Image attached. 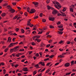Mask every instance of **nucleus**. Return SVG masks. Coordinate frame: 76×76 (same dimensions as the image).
<instances>
[{
  "mask_svg": "<svg viewBox=\"0 0 76 76\" xmlns=\"http://www.w3.org/2000/svg\"><path fill=\"white\" fill-rule=\"evenodd\" d=\"M53 3L55 4L54 6L55 7L58 9V10L60 9V8H61V5H60V4L58 2L54 1H53Z\"/></svg>",
  "mask_w": 76,
  "mask_h": 76,
  "instance_id": "nucleus-1",
  "label": "nucleus"
},
{
  "mask_svg": "<svg viewBox=\"0 0 76 76\" xmlns=\"http://www.w3.org/2000/svg\"><path fill=\"white\" fill-rule=\"evenodd\" d=\"M19 47L18 46H17L15 48H14L13 49H11L10 50V53H12L13 51H14L15 52L17 50H18V48H19Z\"/></svg>",
  "mask_w": 76,
  "mask_h": 76,
  "instance_id": "nucleus-2",
  "label": "nucleus"
},
{
  "mask_svg": "<svg viewBox=\"0 0 76 76\" xmlns=\"http://www.w3.org/2000/svg\"><path fill=\"white\" fill-rule=\"evenodd\" d=\"M51 8L52 10H53V11L52 12V14H53V15H56V14H57L58 11H57V10L53 7H51Z\"/></svg>",
  "mask_w": 76,
  "mask_h": 76,
  "instance_id": "nucleus-3",
  "label": "nucleus"
},
{
  "mask_svg": "<svg viewBox=\"0 0 76 76\" xmlns=\"http://www.w3.org/2000/svg\"><path fill=\"white\" fill-rule=\"evenodd\" d=\"M18 44V42H17L15 43H11L9 45L8 47L10 48V47H12V46H13V45H16V44Z\"/></svg>",
  "mask_w": 76,
  "mask_h": 76,
  "instance_id": "nucleus-4",
  "label": "nucleus"
},
{
  "mask_svg": "<svg viewBox=\"0 0 76 76\" xmlns=\"http://www.w3.org/2000/svg\"><path fill=\"white\" fill-rule=\"evenodd\" d=\"M75 6L74 5H72V6H70V10L71 11V12H73V7H74Z\"/></svg>",
  "mask_w": 76,
  "mask_h": 76,
  "instance_id": "nucleus-5",
  "label": "nucleus"
},
{
  "mask_svg": "<svg viewBox=\"0 0 76 76\" xmlns=\"http://www.w3.org/2000/svg\"><path fill=\"white\" fill-rule=\"evenodd\" d=\"M27 25L28 26H29L30 27H32L33 26H34V25H32L31 24V22H30V21H28L27 22Z\"/></svg>",
  "mask_w": 76,
  "mask_h": 76,
  "instance_id": "nucleus-6",
  "label": "nucleus"
},
{
  "mask_svg": "<svg viewBox=\"0 0 76 76\" xmlns=\"http://www.w3.org/2000/svg\"><path fill=\"white\" fill-rule=\"evenodd\" d=\"M33 4H34L35 7H37L38 6V3L37 2H33Z\"/></svg>",
  "mask_w": 76,
  "mask_h": 76,
  "instance_id": "nucleus-7",
  "label": "nucleus"
},
{
  "mask_svg": "<svg viewBox=\"0 0 76 76\" xmlns=\"http://www.w3.org/2000/svg\"><path fill=\"white\" fill-rule=\"evenodd\" d=\"M35 10L34 9H32L31 10L29 13H35Z\"/></svg>",
  "mask_w": 76,
  "mask_h": 76,
  "instance_id": "nucleus-8",
  "label": "nucleus"
},
{
  "mask_svg": "<svg viewBox=\"0 0 76 76\" xmlns=\"http://www.w3.org/2000/svg\"><path fill=\"white\" fill-rule=\"evenodd\" d=\"M42 69H39L38 70V72H44V70H45V68H44L42 70Z\"/></svg>",
  "mask_w": 76,
  "mask_h": 76,
  "instance_id": "nucleus-9",
  "label": "nucleus"
},
{
  "mask_svg": "<svg viewBox=\"0 0 76 76\" xmlns=\"http://www.w3.org/2000/svg\"><path fill=\"white\" fill-rule=\"evenodd\" d=\"M27 69L28 68H27V67H24L22 70L24 72H28V69Z\"/></svg>",
  "mask_w": 76,
  "mask_h": 76,
  "instance_id": "nucleus-10",
  "label": "nucleus"
},
{
  "mask_svg": "<svg viewBox=\"0 0 76 76\" xmlns=\"http://www.w3.org/2000/svg\"><path fill=\"white\" fill-rule=\"evenodd\" d=\"M39 64H41L42 66H45V63L43 62H39Z\"/></svg>",
  "mask_w": 76,
  "mask_h": 76,
  "instance_id": "nucleus-11",
  "label": "nucleus"
},
{
  "mask_svg": "<svg viewBox=\"0 0 76 76\" xmlns=\"http://www.w3.org/2000/svg\"><path fill=\"white\" fill-rule=\"evenodd\" d=\"M10 12H11V13H15V10H14V9L11 8L10 10Z\"/></svg>",
  "mask_w": 76,
  "mask_h": 76,
  "instance_id": "nucleus-12",
  "label": "nucleus"
},
{
  "mask_svg": "<svg viewBox=\"0 0 76 76\" xmlns=\"http://www.w3.org/2000/svg\"><path fill=\"white\" fill-rule=\"evenodd\" d=\"M49 19L50 20H51L52 21H54V18L49 17Z\"/></svg>",
  "mask_w": 76,
  "mask_h": 76,
  "instance_id": "nucleus-13",
  "label": "nucleus"
},
{
  "mask_svg": "<svg viewBox=\"0 0 76 76\" xmlns=\"http://www.w3.org/2000/svg\"><path fill=\"white\" fill-rule=\"evenodd\" d=\"M70 65V63H67L65 64V67H69Z\"/></svg>",
  "mask_w": 76,
  "mask_h": 76,
  "instance_id": "nucleus-14",
  "label": "nucleus"
},
{
  "mask_svg": "<svg viewBox=\"0 0 76 76\" xmlns=\"http://www.w3.org/2000/svg\"><path fill=\"white\" fill-rule=\"evenodd\" d=\"M40 31H39V33H38V34H42V32H43V29H39Z\"/></svg>",
  "mask_w": 76,
  "mask_h": 76,
  "instance_id": "nucleus-15",
  "label": "nucleus"
},
{
  "mask_svg": "<svg viewBox=\"0 0 76 76\" xmlns=\"http://www.w3.org/2000/svg\"><path fill=\"white\" fill-rule=\"evenodd\" d=\"M7 8L10 10L12 9V7L9 5H8L7 6Z\"/></svg>",
  "mask_w": 76,
  "mask_h": 76,
  "instance_id": "nucleus-16",
  "label": "nucleus"
},
{
  "mask_svg": "<svg viewBox=\"0 0 76 76\" xmlns=\"http://www.w3.org/2000/svg\"><path fill=\"white\" fill-rule=\"evenodd\" d=\"M41 38V37H40V36H35L34 37H33V38Z\"/></svg>",
  "mask_w": 76,
  "mask_h": 76,
  "instance_id": "nucleus-17",
  "label": "nucleus"
},
{
  "mask_svg": "<svg viewBox=\"0 0 76 76\" xmlns=\"http://www.w3.org/2000/svg\"><path fill=\"white\" fill-rule=\"evenodd\" d=\"M58 27L59 28H62L63 27V25L61 24L59 26H58Z\"/></svg>",
  "mask_w": 76,
  "mask_h": 76,
  "instance_id": "nucleus-18",
  "label": "nucleus"
},
{
  "mask_svg": "<svg viewBox=\"0 0 76 76\" xmlns=\"http://www.w3.org/2000/svg\"><path fill=\"white\" fill-rule=\"evenodd\" d=\"M34 67H36V69H38L39 68V65L38 64H36L35 65Z\"/></svg>",
  "mask_w": 76,
  "mask_h": 76,
  "instance_id": "nucleus-19",
  "label": "nucleus"
},
{
  "mask_svg": "<svg viewBox=\"0 0 76 76\" xmlns=\"http://www.w3.org/2000/svg\"><path fill=\"white\" fill-rule=\"evenodd\" d=\"M11 41H12V39L8 38V41H7V42H11Z\"/></svg>",
  "mask_w": 76,
  "mask_h": 76,
  "instance_id": "nucleus-20",
  "label": "nucleus"
},
{
  "mask_svg": "<svg viewBox=\"0 0 76 76\" xmlns=\"http://www.w3.org/2000/svg\"><path fill=\"white\" fill-rule=\"evenodd\" d=\"M71 73H72V72H71L66 73V75H64V76H66V75H70V74H71Z\"/></svg>",
  "mask_w": 76,
  "mask_h": 76,
  "instance_id": "nucleus-21",
  "label": "nucleus"
},
{
  "mask_svg": "<svg viewBox=\"0 0 76 76\" xmlns=\"http://www.w3.org/2000/svg\"><path fill=\"white\" fill-rule=\"evenodd\" d=\"M6 14L5 13H3L1 14V16L4 17V16H6Z\"/></svg>",
  "mask_w": 76,
  "mask_h": 76,
  "instance_id": "nucleus-22",
  "label": "nucleus"
},
{
  "mask_svg": "<svg viewBox=\"0 0 76 76\" xmlns=\"http://www.w3.org/2000/svg\"><path fill=\"white\" fill-rule=\"evenodd\" d=\"M58 34H63V32H61V31H58L57 32Z\"/></svg>",
  "mask_w": 76,
  "mask_h": 76,
  "instance_id": "nucleus-23",
  "label": "nucleus"
},
{
  "mask_svg": "<svg viewBox=\"0 0 76 76\" xmlns=\"http://www.w3.org/2000/svg\"><path fill=\"white\" fill-rule=\"evenodd\" d=\"M35 40V41H37V42H40L41 41V39H36Z\"/></svg>",
  "mask_w": 76,
  "mask_h": 76,
  "instance_id": "nucleus-24",
  "label": "nucleus"
},
{
  "mask_svg": "<svg viewBox=\"0 0 76 76\" xmlns=\"http://www.w3.org/2000/svg\"><path fill=\"white\" fill-rule=\"evenodd\" d=\"M71 65H73V64H75V62H74V61H71Z\"/></svg>",
  "mask_w": 76,
  "mask_h": 76,
  "instance_id": "nucleus-25",
  "label": "nucleus"
},
{
  "mask_svg": "<svg viewBox=\"0 0 76 76\" xmlns=\"http://www.w3.org/2000/svg\"><path fill=\"white\" fill-rule=\"evenodd\" d=\"M9 50V48H6L4 50V52H5V53H6L7 51V50Z\"/></svg>",
  "mask_w": 76,
  "mask_h": 76,
  "instance_id": "nucleus-26",
  "label": "nucleus"
},
{
  "mask_svg": "<svg viewBox=\"0 0 76 76\" xmlns=\"http://www.w3.org/2000/svg\"><path fill=\"white\" fill-rule=\"evenodd\" d=\"M47 7H48V10H50V9H51V7L50 6H48Z\"/></svg>",
  "mask_w": 76,
  "mask_h": 76,
  "instance_id": "nucleus-27",
  "label": "nucleus"
},
{
  "mask_svg": "<svg viewBox=\"0 0 76 76\" xmlns=\"http://www.w3.org/2000/svg\"><path fill=\"white\" fill-rule=\"evenodd\" d=\"M15 63V62H14L11 64L12 66V67H14V66H15V64H14Z\"/></svg>",
  "mask_w": 76,
  "mask_h": 76,
  "instance_id": "nucleus-28",
  "label": "nucleus"
},
{
  "mask_svg": "<svg viewBox=\"0 0 76 76\" xmlns=\"http://www.w3.org/2000/svg\"><path fill=\"white\" fill-rule=\"evenodd\" d=\"M10 35H17V34L15 33H14V34H11Z\"/></svg>",
  "mask_w": 76,
  "mask_h": 76,
  "instance_id": "nucleus-29",
  "label": "nucleus"
},
{
  "mask_svg": "<svg viewBox=\"0 0 76 76\" xmlns=\"http://www.w3.org/2000/svg\"><path fill=\"white\" fill-rule=\"evenodd\" d=\"M15 56H16V57H19V54H15Z\"/></svg>",
  "mask_w": 76,
  "mask_h": 76,
  "instance_id": "nucleus-30",
  "label": "nucleus"
},
{
  "mask_svg": "<svg viewBox=\"0 0 76 76\" xmlns=\"http://www.w3.org/2000/svg\"><path fill=\"white\" fill-rule=\"evenodd\" d=\"M54 56V55H52L51 56H50L49 57V58H53V57Z\"/></svg>",
  "mask_w": 76,
  "mask_h": 76,
  "instance_id": "nucleus-31",
  "label": "nucleus"
},
{
  "mask_svg": "<svg viewBox=\"0 0 76 76\" xmlns=\"http://www.w3.org/2000/svg\"><path fill=\"white\" fill-rule=\"evenodd\" d=\"M52 36L50 35H48L47 36V38H51Z\"/></svg>",
  "mask_w": 76,
  "mask_h": 76,
  "instance_id": "nucleus-32",
  "label": "nucleus"
},
{
  "mask_svg": "<svg viewBox=\"0 0 76 76\" xmlns=\"http://www.w3.org/2000/svg\"><path fill=\"white\" fill-rule=\"evenodd\" d=\"M58 57H60V58H63V56H62V55H60L58 56Z\"/></svg>",
  "mask_w": 76,
  "mask_h": 76,
  "instance_id": "nucleus-33",
  "label": "nucleus"
},
{
  "mask_svg": "<svg viewBox=\"0 0 76 76\" xmlns=\"http://www.w3.org/2000/svg\"><path fill=\"white\" fill-rule=\"evenodd\" d=\"M36 73H37V71H34L33 73V74L34 75H35V74H36Z\"/></svg>",
  "mask_w": 76,
  "mask_h": 76,
  "instance_id": "nucleus-34",
  "label": "nucleus"
},
{
  "mask_svg": "<svg viewBox=\"0 0 76 76\" xmlns=\"http://www.w3.org/2000/svg\"><path fill=\"white\" fill-rule=\"evenodd\" d=\"M27 10L28 12H30L29 10H30L29 7H28V8H27Z\"/></svg>",
  "mask_w": 76,
  "mask_h": 76,
  "instance_id": "nucleus-35",
  "label": "nucleus"
},
{
  "mask_svg": "<svg viewBox=\"0 0 76 76\" xmlns=\"http://www.w3.org/2000/svg\"><path fill=\"white\" fill-rule=\"evenodd\" d=\"M19 37L20 38H25V36L23 35V36H19Z\"/></svg>",
  "mask_w": 76,
  "mask_h": 76,
  "instance_id": "nucleus-36",
  "label": "nucleus"
},
{
  "mask_svg": "<svg viewBox=\"0 0 76 76\" xmlns=\"http://www.w3.org/2000/svg\"><path fill=\"white\" fill-rule=\"evenodd\" d=\"M1 64V65H2L3 66H4L5 64L3 62H2L1 64Z\"/></svg>",
  "mask_w": 76,
  "mask_h": 76,
  "instance_id": "nucleus-37",
  "label": "nucleus"
},
{
  "mask_svg": "<svg viewBox=\"0 0 76 76\" xmlns=\"http://www.w3.org/2000/svg\"><path fill=\"white\" fill-rule=\"evenodd\" d=\"M3 71H4L3 73L4 75V74L6 73V69H3Z\"/></svg>",
  "mask_w": 76,
  "mask_h": 76,
  "instance_id": "nucleus-38",
  "label": "nucleus"
},
{
  "mask_svg": "<svg viewBox=\"0 0 76 76\" xmlns=\"http://www.w3.org/2000/svg\"><path fill=\"white\" fill-rule=\"evenodd\" d=\"M60 23H61V22L60 21H58L57 23V25H59V24H60Z\"/></svg>",
  "mask_w": 76,
  "mask_h": 76,
  "instance_id": "nucleus-39",
  "label": "nucleus"
},
{
  "mask_svg": "<svg viewBox=\"0 0 76 76\" xmlns=\"http://www.w3.org/2000/svg\"><path fill=\"white\" fill-rule=\"evenodd\" d=\"M25 50H24V49H20L19 50L20 51H23Z\"/></svg>",
  "mask_w": 76,
  "mask_h": 76,
  "instance_id": "nucleus-40",
  "label": "nucleus"
},
{
  "mask_svg": "<svg viewBox=\"0 0 76 76\" xmlns=\"http://www.w3.org/2000/svg\"><path fill=\"white\" fill-rule=\"evenodd\" d=\"M31 44L32 45H35V43L34 42H33L31 43Z\"/></svg>",
  "mask_w": 76,
  "mask_h": 76,
  "instance_id": "nucleus-41",
  "label": "nucleus"
},
{
  "mask_svg": "<svg viewBox=\"0 0 76 76\" xmlns=\"http://www.w3.org/2000/svg\"><path fill=\"white\" fill-rule=\"evenodd\" d=\"M37 18H38V16H36L34 17V19H37Z\"/></svg>",
  "mask_w": 76,
  "mask_h": 76,
  "instance_id": "nucleus-42",
  "label": "nucleus"
},
{
  "mask_svg": "<svg viewBox=\"0 0 76 76\" xmlns=\"http://www.w3.org/2000/svg\"><path fill=\"white\" fill-rule=\"evenodd\" d=\"M75 73H73L71 74V76H73L75 75Z\"/></svg>",
  "mask_w": 76,
  "mask_h": 76,
  "instance_id": "nucleus-43",
  "label": "nucleus"
},
{
  "mask_svg": "<svg viewBox=\"0 0 76 76\" xmlns=\"http://www.w3.org/2000/svg\"><path fill=\"white\" fill-rule=\"evenodd\" d=\"M50 59V58H47L46 59H44V61H47V60H49Z\"/></svg>",
  "mask_w": 76,
  "mask_h": 76,
  "instance_id": "nucleus-44",
  "label": "nucleus"
},
{
  "mask_svg": "<svg viewBox=\"0 0 76 76\" xmlns=\"http://www.w3.org/2000/svg\"><path fill=\"white\" fill-rule=\"evenodd\" d=\"M66 8H63V12H65V11H66Z\"/></svg>",
  "mask_w": 76,
  "mask_h": 76,
  "instance_id": "nucleus-45",
  "label": "nucleus"
},
{
  "mask_svg": "<svg viewBox=\"0 0 76 76\" xmlns=\"http://www.w3.org/2000/svg\"><path fill=\"white\" fill-rule=\"evenodd\" d=\"M50 71V69H48L47 70L46 72V73H48V72Z\"/></svg>",
  "mask_w": 76,
  "mask_h": 76,
  "instance_id": "nucleus-46",
  "label": "nucleus"
},
{
  "mask_svg": "<svg viewBox=\"0 0 76 76\" xmlns=\"http://www.w3.org/2000/svg\"><path fill=\"white\" fill-rule=\"evenodd\" d=\"M17 18H18V16H15L13 18V19H17Z\"/></svg>",
  "mask_w": 76,
  "mask_h": 76,
  "instance_id": "nucleus-47",
  "label": "nucleus"
},
{
  "mask_svg": "<svg viewBox=\"0 0 76 76\" xmlns=\"http://www.w3.org/2000/svg\"><path fill=\"white\" fill-rule=\"evenodd\" d=\"M18 76H21V75H22V74L20 73H19L18 74Z\"/></svg>",
  "mask_w": 76,
  "mask_h": 76,
  "instance_id": "nucleus-48",
  "label": "nucleus"
},
{
  "mask_svg": "<svg viewBox=\"0 0 76 76\" xmlns=\"http://www.w3.org/2000/svg\"><path fill=\"white\" fill-rule=\"evenodd\" d=\"M50 28H54V26H50Z\"/></svg>",
  "mask_w": 76,
  "mask_h": 76,
  "instance_id": "nucleus-49",
  "label": "nucleus"
},
{
  "mask_svg": "<svg viewBox=\"0 0 76 76\" xmlns=\"http://www.w3.org/2000/svg\"><path fill=\"white\" fill-rule=\"evenodd\" d=\"M42 73H41L39 74L38 75H37V76H42Z\"/></svg>",
  "mask_w": 76,
  "mask_h": 76,
  "instance_id": "nucleus-50",
  "label": "nucleus"
},
{
  "mask_svg": "<svg viewBox=\"0 0 76 76\" xmlns=\"http://www.w3.org/2000/svg\"><path fill=\"white\" fill-rule=\"evenodd\" d=\"M21 31L23 33H24V32H25V31H24V30H23V29H21Z\"/></svg>",
  "mask_w": 76,
  "mask_h": 76,
  "instance_id": "nucleus-51",
  "label": "nucleus"
},
{
  "mask_svg": "<svg viewBox=\"0 0 76 76\" xmlns=\"http://www.w3.org/2000/svg\"><path fill=\"white\" fill-rule=\"evenodd\" d=\"M63 29H64V28H61L59 29V30L60 31H63Z\"/></svg>",
  "mask_w": 76,
  "mask_h": 76,
  "instance_id": "nucleus-52",
  "label": "nucleus"
},
{
  "mask_svg": "<svg viewBox=\"0 0 76 76\" xmlns=\"http://www.w3.org/2000/svg\"><path fill=\"white\" fill-rule=\"evenodd\" d=\"M53 41L52 40H49V43H51V42H52Z\"/></svg>",
  "mask_w": 76,
  "mask_h": 76,
  "instance_id": "nucleus-53",
  "label": "nucleus"
},
{
  "mask_svg": "<svg viewBox=\"0 0 76 76\" xmlns=\"http://www.w3.org/2000/svg\"><path fill=\"white\" fill-rule=\"evenodd\" d=\"M35 56L36 57H38V56H39V54L37 53L36 54Z\"/></svg>",
  "mask_w": 76,
  "mask_h": 76,
  "instance_id": "nucleus-54",
  "label": "nucleus"
},
{
  "mask_svg": "<svg viewBox=\"0 0 76 76\" xmlns=\"http://www.w3.org/2000/svg\"><path fill=\"white\" fill-rule=\"evenodd\" d=\"M45 21H46V20H45V19H43L42 20V22H45Z\"/></svg>",
  "mask_w": 76,
  "mask_h": 76,
  "instance_id": "nucleus-55",
  "label": "nucleus"
},
{
  "mask_svg": "<svg viewBox=\"0 0 76 76\" xmlns=\"http://www.w3.org/2000/svg\"><path fill=\"white\" fill-rule=\"evenodd\" d=\"M39 16L40 17H42V13H41L40 14Z\"/></svg>",
  "mask_w": 76,
  "mask_h": 76,
  "instance_id": "nucleus-56",
  "label": "nucleus"
},
{
  "mask_svg": "<svg viewBox=\"0 0 76 76\" xmlns=\"http://www.w3.org/2000/svg\"><path fill=\"white\" fill-rule=\"evenodd\" d=\"M49 2H50V0H47L46 1V3H49Z\"/></svg>",
  "mask_w": 76,
  "mask_h": 76,
  "instance_id": "nucleus-57",
  "label": "nucleus"
},
{
  "mask_svg": "<svg viewBox=\"0 0 76 76\" xmlns=\"http://www.w3.org/2000/svg\"><path fill=\"white\" fill-rule=\"evenodd\" d=\"M7 4H7V3H5L4 5V6H7Z\"/></svg>",
  "mask_w": 76,
  "mask_h": 76,
  "instance_id": "nucleus-58",
  "label": "nucleus"
},
{
  "mask_svg": "<svg viewBox=\"0 0 76 76\" xmlns=\"http://www.w3.org/2000/svg\"><path fill=\"white\" fill-rule=\"evenodd\" d=\"M62 15L63 16H66V15H65V14H64V13H62Z\"/></svg>",
  "mask_w": 76,
  "mask_h": 76,
  "instance_id": "nucleus-59",
  "label": "nucleus"
},
{
  "mask_svg": "<svg viewBox=\"0 0 76 76\" xmlns=\"http://www.w3.org/2000/svg\"><path fill=\"white\" fill-rule=\"evenodd\" d=\"M36 33V31H33L32 32V34H35Z\"/></svg>",
  "mask_w": 76,
  "mask_h": 76,
  "instance_id": "nucleus-60",
  "label": "nucleus"
},
{
  "mask_svg": "<svg viewBox=\"0 0 76 76\" xmlns=\"http://www.w3.org/2000/svg\"><path fill=\"white\" fill-rule=\"evenodd\" d=\"M39 54L40 55V56H41L42 55V52H40L39 53Z\"/></svg>",
  "mask_w": 76,
  "mask_h": 76,
  "instance_id": "nucleus-61",
  "label": "nucleus"
},
{
  "mask_svg": "<svg viewBox=\"0 0 76 76\" xmlns=\"http://www.w3.org/2000/svg\"><path fill=\"white\" fill-rule=\"evenodd\" d=\"M50 46V44L48 45H46V47H49Z\"/></svg>",
  "mask_w": 76,
  "mask_h": 76,
  "instance_id": "nucleus-62",
  "label": "nucleus"
},
{
  "mask_svg": "<svg viewBox=\"0 0 76 76\" xmlns=\"http://www.w3.org/2000/svg\"><path fill=\"white\" fill-rule=\"evenodd\" d=\"M59 44H62L63 43V41L61 40L60 42H59Z\"/></svg>",
  "mask_w": 76,
  "mask_h": 76,
  "instance_id": "nucleus-63",
  "label": "nucleus"
},
{
  "mask_svg": "<svg viewBox=\"0 0 76 76\" xmlns=\"http://www.w3.org/2000/svg\"><path fill=\"white\" fill-rule=\"evenodd\" d=\"M18 66V64H17L15 66V67H17Z\"/></svg>",
  "mask_w": 76,
  "mask_h": 76,
  "instance_id": "nucleus-64",
  "label": "nucleus"
}]
</instances>
